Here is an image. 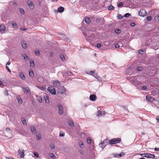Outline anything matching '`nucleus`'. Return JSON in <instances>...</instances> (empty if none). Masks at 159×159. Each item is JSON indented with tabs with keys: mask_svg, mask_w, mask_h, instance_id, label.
I'll use <instances>...</instances> for the list:
<instances>
[{
	"mask_svg": "<svg viewBox=\"0 0 159 159\" xmlns=\"http://www.w3.org/2000/svg\"><path fill=\"white\" fill-rule=\"evenodd\" d=\"M121 139L120 138L113 139L109 141V143L110 144H113L120 142Z\"/></svg>",
	"mask_w": 159,
	"mask_h": 159,
	"instance_id": "obj_1",
	"label": "nucleus"
},
{
	"mask_svg": "<svg viewBox=\"0 0 159 159\" xmlns=\"http://www.w3.org/2000/svg\"><path fill=\"white\" fill-rule=\"evenodd\" d=\"M48 90L52 94H55L56 93L55 89L52 88V87H48Z\"/></svg>",
	"mask_w": 159,
	"mask_h": 159,
	"instance_id": "obj_2",
	"label": "nucleus"
},
{
	"mask_svg": "<svg viewBox=\"0 0 159 159\" xmlns=\"http://www.w3.org/2000/svg\"><path fill=\"white\" fill-rule=\"evenodd\" d=\"M139 15L141 16H144L147 14V12L144 9H141L139 12Z\"/></svg>",
	"mask_w": 159,
	"mask_h": 159,
	"instance_id": "obj_3",
	"label": "nucleus"
},
{
	"mask_svg": "<svg viewBox=\"0 0 159 159\" xmlns=\"http://www.w3.org/2000/svg\"><path fill=\"white\" fill-rule=\"evenodd\" d=\"M66 91L65 88L64 87H62L60 88H59L58 90V93L61 94H62Z\"/></svg>",
	"mask_w": 159,
	"mask_h": 159,
	"instance_id": "obj_4",
	"label": "nucleus"
},
{
	"mask_svg": "<svg viewBox=\"0 0 159 159\" xmlns=\"http://www.w3.org/2000/svg\"><path fill=\"white\" fill-rule=\"evenodd\" d=\"M57 107L59 109V113L60 114H62L63 112V108L61 106V105L60 104H58L57 105Z\"/></svg>",
	"mask_w": 159,
	"mask_h": 159,
	"instance_id": "obj_5",
	"label": "nucleus"
},
{
	"mask_svg": "<svg viewBox=\"0 0 159 159\" xmlns=\"http://www.w3.org/2000/svg\"><path fill=\"white\" fill-rule=\"evenodd\" d=\"M19 154L21 157H24V151L23 149H19L18 151Z\"/></svg>",
	"mask_w": 159,
	"mask_h": 159,
	"instance_id": "obj_6",
	"label": "nucleus"
},
{
	"mask_svg": "<svg viewBox=\"0 0 159 159\" xmlns=\"http://www.w3.org/2000/svg\"><path fill=\"white\" fill-rule=\"evenodd\" d=\"M53 84L54 86L57 88L59 87L60 85V82L57 80H54L53 81Z\"/></svg>",
	"mask_w": 159,
	"mask_h": 159,
	"instance_id": "obj_7",
	"label": "nucleus"
},
{
	"mask_svg": "<svg viewBox=\"0 0 159 159\" xmlns=\"http://www.w3.org/2000/svg\"><path fill=\"white\" fill-rule=\"evenodd\" d=\"M23 90L24 92L25 93H30V90L28 87L23 88Z\"/></svg>",
	"mask_w": 159,
	"mask_h": 159,
	"instance_id": "obj_8",
	"label": "nucleus"
},
{
	"mask_svg": "<svg viewBox=\"0 0 159 159\" xmlns=\"http://www.w3.org/2000/svg\"><path fill=\"white\" fill-rule=\"evenodd\" d=\"M125 155V153L124 152H121L120 154H114V156L115 157H120L124 156Z\"/></svg>",
	"mask_w": 159,
	"mask_h": 159,
	"instance_id": "obj_9",
	"label": "nucleus"
},
{
	"mask_svg": "<svg viewBox=\"0 0 159 159\" xmlns=\"http://www.w3.org/2000/svg\"><path fill=\"white\" fill-rule=\"evenodd\" d=\"M97 98L96 96L94 94H91L89 97V99L91 101H94Z\"/></svg>",
	"mask_w": 159,
	"mask_h": 159,
	"instance_id": "obj_10",
	"label": "nucleus"
},
{
	"mask_svg": "<svg viewBox=\"0 0 159 159\" xmlns=\"http://www.w3.org/2000/svg\"><path fill=\"white\" fill-rule=\"evenodd\" d=\"M5 27L3 24L0 25V31L1 33H4L5 31Z\"/></svg>",
	"mask_w": 159,
	"mask_h": 159,
	"instance_id": "obj_11",
	"label": "nucleus"
},
{
	"mask_svg": "<svg viewBox=\"0 0 159 159\" xmlns=\"http://www.w3.org/2000/svg\"><path fill=\"white\" fill-rule=\"evenodd\" d=\"M105 114L104 111L99 110L98 111L97 115L98 116H100L104 115Z\"/></svg>",
	"mask_w": 159,
	"mask_h": 159,
	"instance_id": "obj_12",
	"label": "nucleus"
},
{
	"mask_svg": "<svg viewBox=\"0 0 159 159\" xmlns=\"http://www.w3.org/2000/svg\"><path fill=\"white\" fill-rule=\"evenodd\" d=\"M146 100L148 101H152L155 100V99L154 98L150 96H146Z\"/></svg>",
	"mask_w": 159,
	"mask_h": 159,
	"instance_id": "obj_13",
	"label": "nucleus"
},
{
	"mask_svg": "<svg viewBox=\"0 0 159 159\" xmlns=\"http://www.w3.org/2000/svg\"><path fill=\"white\" fill-rule=\"evenodd\" d=\"M146 155V157L148 158H154L155 157V156L154 155L150 153H147Z\"/></svg>",
	"mask_w": 159,
	"mask_h": 159,
	"instance_id": "obj_14",
	"label": "nucleus"
},
{
	"mask_svg": "<svg viewBox=\"0 0 159 159\" xmlns=\"http://www.w3.org/2000/svg\"><path fill=\"white\" fill-rule=\"evenodd\" d=\"M30 130L32 132V133L34 134H36L37 133V131L35 129V128L33 126H31Z\"/></svg>",
	"mask_w": 159,
	"mask_h": 159,
	"instance_id": "obj_15",
	"label": "nucleus"
},
{
	"mask_svg": "<svg viewBox=\"0 0 159 159\" xmlns=\"http://www.w3.org/2000/svg\"><path fill=\"white\" fill-rule=\"evenodd\" d=\"M93 76L98 81H101L102 80H101V77H99L97 74H96V73L94 74L93 75Z\"/></svg>",
	"mask_w": 159,
	"mask_h": 159,
	"instance_id": "obj_16",
	"label": "nucleus"
},
{
	"mask_svg": "<svg viewBox=\"0 0 159 159\" xmlns=\"http://www.w3.org/2000/svg\"><path fill=\"white\" fill-rule=\"evenodd\" d=\"M21 44L22 47L23 48L25 49L27 48V46L26 44V43L25 41H23L21 43Z\"/></svg>",
	"mask_w": 159,
	"mask_h": 159,
	"instance_id": "obj_17",
	"label": "nucleus"
},
{
	"mask_svg": "<svg viewBox=\"0 0 159 159\" xmlns=\"http://www.w3.org/2000/svg\"><path fill=\"white\" fill-rule=\"evenodd\" d=\"M19 75L22 80H24L25 79V77L23 73L22 72L20 73Z\"/></svg>",
	"mask_w": 159,
	"mask_h": 159,
	"instance_id": "obj_18",
	"label": "nucleus"
},
{
	"mask_svg": "<svg viewBox=\"0 0 159 159\" xmlns=\"http://www.w3.org/2000/svg\"><path fill=\"white\" fill-rule=\"evenodd\" d=\"M130 81L134 85L136 86L138 84L137 81H136L135 80H130Z\"/></svg>",
	"mask_w": 159,
	"mask_h": 159,
	"instance_id": "obj_19",
	"label": "nucleus"
},
{
	"mask_svg": "<svg viewBox=\"0 0 159 159\" xmlns=\"http://www.w3.org/2000/svg\"><path fill=\"white\" fill-rule=\"evenodd\" d=\"M57 10L58 12L61 13L64 11V8L63 7H60L58 8Z\"/></svg>",
	"mask_w": 159,
	"mask_h": 159,
	"instance_id": "obj_20",
	"label": "nucleus"
},
{
	"mask_svg": "<svg viewBox=\"0 0 159 159\" xmlns=\"http://www.w3.org/2000/svg\"><path fill=\"white\" fill-rule=\"evenodd\" d=\"M85 22L87 24H89L90 22V20L89 18L86 17L84 19Z\"/></svg>",
	"mask_w": 159,
	"mask_h": 159,
	"instance_id": "obj_21",
	"label": "nucleus"
},
{
	"mask_svg": "<svg viewBox=\"0 0 159 159\" xmlns=\"http://www.w3.org/2000/svg\"><path fill=\"white\" fill-rule=\"evenodd\" d=\"M28 6L31 9H33L34 8V5L33 3L30 2Z\"/></svg>",
	"mask_w": 159,
	"mask_h": 159,
	"instance_id": "obj_22",
	"label": "nucleus"
},
{
	"mask_svg": "<svg viewBox=\"0 0 159 159\" xmlns=\"http://www.w3.org/2000/svg\"><path fill=\"white\" fill-rule=\"evenodd\" d=\"M29 76L32 77H34V74L33 71L32 70L29 71Z\"/></svg>",
	"mask_w": 159,
	"mask_h": 159,
	"instance_id": "obj_23",
	"label": "nucleus"
},
{
	"mask_svg": "<svg viewBox=\"0 0 159 159\" xmlns=\"http://www.w3.org/2000/svg\"><path fill=\"white\" fill-rule=\"evenodd\" d=\"M46 102L48 103L49 102V97L48 96H46L44 97Z\"/></svg>",
	"mask_w": 159,
	"mask_h": 159,
	"instance_id": "obj_24",
	"label": "nucleus"
},
{
	"mask_svg": "<svg viewBox=\"0 0 159 159\" xmlns=\"http://www.w3.org/2000/svg\"><path fill=\"white\" fill-rule=\"evenodd\" d=\"M59 56L61 60L63 61H65V56L61 54Z\"/></svg>",
	"mask_w": 159,
	"mask_h": 159,
	"instance_id": "obj_25",
	"label": "nucleus"
},
{
	"mask_svg": "<svg viewBox=\"0 0 159 159\" xmlns=\"http://www.w3.org/2000/svg\"><path fill=\"white\" fill-rule=\"evenodd\" d=\"M30 65L31 67H34V61L30 60Z\"/></svg>",
	"mask_w": 159,
	"mask_h": 159,
	"instance_id": "obj_26",
	"label": "nucleus"
},
{
	"mask_svg": "<svg viewBox=\"0 0 159 159\" xmlns=\"http://www.w3.org/2000/svg\"><path fill=\"white\" fill-rule=\"evenodd\" d=\"M18 102L20 104H21L23 103V101L20 98H17Z\"/></svg>",
	"mask_w": 159,
	"mask_h": 159,
	"instance_id": "obj_27",
	"label": "nucleus"
},
{
	"mask_svg": "<svg viewBox=\"0 0 159 159\" xmlns=\"http://www.w3.org/2000/svg\"><path fill=\"white\" fill-rule=\"evenodd\" d=\"M104 21V20L103 19H101V18H98L96 19V22L97 23H98L100 21L101 22H103Z\"/></svg>",
	"mask_w": 159,
	"mask_h": 159,
	"instance_id": "obj_28",
	"label": "nucleus"
},
{
	"mask_svg": "<svg viewBox=\"0 0 159 159\" xmlns=\"http://www.w3.org/2000/svg\"><path fill=\"white\" fill-rule=\"evenodd\" d=\"M68 123L69 125L72 126H74V124L72 120H69L68 122Z\"/></svg>",
	"mask_w": 159,
	"mask_h": 159,
	"instance_id": "obj_29",
	"label": "nucleus"
},
{
	"mask_svg": "<svg viewBox=\"0 0 159 159\" xmlns=\"http://www.w3.org/2000/svg\"><path fill=\"white\" fill-rule=\"evenodd\" d=\"M107 145V144H104L102 143H101L99 144V146L100 147L103 148Z\"/></svg>",
	"mask_w": 159,
	"mask_h": 159,
	"instance_id": "obj_30",
	"label": "nucleus"
},
{
	"mask_svg": "<svg viewBox=\"0 0 159 159\" xmlns=\"http://www.w3.org/2000/svg\"><path fill=\"white\" fill-rule=\"evenodd\" d=\"M37 99L40 103L42 102V100L41 97L38 96L37 97Z\"/></svg>",
	"mask_w": 159,
	"mask_h": 159,
	"instance_id": "obj_31",
	"label": "nucleus"
},
{
	"mask_svg": "<svg viewBox=\"0 0 159 159\" xmlns=\"http://www.w3.org/2000/svg\"><path fill=\"white\" fill-rule=\"evenodd\" d=\"M23 57L25 60H28L29 59V57L26 55H24Z\"/></svg>",
	"mask_w": 159,
	"mask_h": 159,
	"instance_id": "obj_32",
	"label": "nucleus"
},
{
	"mask_svg": "<svg viewBox=\"0 0 159 159\" xmlns=\"http://www.w3.org/2000/svg\"><path fill=\"white\" fill-rule=\"evenodd\" d=\"M36 139L37 140H39L41 139V135L40 134L36 135Z\"/></svg>",
	"mask_w": 159,
	"mask_h": 159,
	"instance_id": "obj_33",
	"label": "nucleus"
},
{
	"mask_svg": "<svg viewBox=\"0 0 159 159\" xmlns=\"http://www.w3.org/2000/svg\"><path fill=\"white\" fill-rule=\"evenodd\" d=\"M49 156L53 159H54L56 157V156L53 153H50L49 154Z\"/></svg>",
	"mask_w": 159,
	"mask_h": 159,
	"instance_id": "obj_34",
	"label": "nucleus"
},
{
	"mask_svg": "<svg viewBox=\"0 0 159 159\" xmlns=\"http://www.w3.org/2000/svg\"><path fill=\"white\" fill-rule=\"evenodd\" d=\"M114 7L112 5H110L108 7V9L109 10H113L114 9Z\"/></svg>",
	"mask_w": 159,
	"mask_h": 159,
	"instance_id": "obj_35",
	"label": "nucleus"
},
{
	"mask_svg": "<svg viewBox=\"0 0 159 159\" xmlns=\"http://www.w3.org/2000/svg\"><path fill=\"white\" fill-rule=\"evenodd\" d=\"M79 145L81 148H84V145L82 142H80L79 143Z\"/></svg>",
	"mask_w": 159,
	"mask_h": 159,
	"instance_id": "obj_36",
	"label": "nucleus"
},
{
	"mask_svg": "<svg viewBox=\"0 0 159 159\" xmlns=\"http://www.w3.org/2000/svg\"><path fill=\"white\" fill-rule=\"evenodd\" d=\"M12 25L14 28H16L18 27V26L16 23H12Z\"/></svg>",
	"mask_w": 159,
	"mask_h": 159,
	"instance_id": "obj_37",
	"label": "nucleus"
},
{
	"mask_svg": "<svg viewBox=\"0 0 159 159\" xmlns=\"http://www.w3.org/2000/svg\"><path fill=\"white\" fill-rule=\"evenodd\" d=\"M35 53L37 56H39L40 55V52L39 50L35 51Z\"/></svg>",
	"mask_w": 159,
	"mask_h": 159,
	"instance_id": "obj_38",
	"label": "nucleus"
},
{
	"mask_svg": "<svg viewBox=\"0 0 159 159\" xmlns=\"http://www.w3.org/2000/svg\"><path fill=\"white\" fill-rule=\"evenodd\" d=\"M65 135V134L64 133L60 132L59 134V136L60 137H63Z\"/></svg>",
	"mask_w": 159,
	"mask_h": 159,
	"instance_id": "obj_39",
	"label": "nucleus"
},
{
	"mask_svg": "<svg viewBox=\"0 0 159 159\" xmlns=\"http://www.w3.org/2000/svg\"><path fill=\"white\" fill-rule=\"evenodd\" d=\"M20 12L22 14H24L25 13V11L22 8L20 9Z\"/></svg>",
	"mask_w": 159,
	"mask_h": 159,
	"instance_id": "obj_40",
	"label": "nucleus"
},
{
	"mask_svg": "<svg viewBox=\"0 0 159 159\" xmlns=\"http://www.w3.org/2000/svg\"><path fill=\"white\" fill-rule=\"evenodd\" d=\"M88 74L90 75H94L95 74V72L94 71H90L89 73H87Z\"/></svg>",
	"mask_w": 159,
	"mask_h": 159,
	"instance_id": "obj_41",
	"label": "nucleus"
},
{
	"mask_svg": "<svg viewBox=\"0 0 159 159\" xmlns=\"http://www.w3.org/2000/svg\"><path fill=\"white\" fill-rule=\"evenodd\" d=\"M115 32L117 34H119L120 33V31L119 29H117L115 30Z\"/></svg>",
	"mask_w": 159,
	"mask_h": 159,
	"instance_id": "obj_42",
	"label": "nucleus"
},
{
	"mask_svg": "<svg viewBox=\"0 0 159 159\" xmlns=\"http://www.w3.org/2000/svg\"><path fill=\"white\" fill-rule=\"evenodd\" d=\"M108 140L105 139V140H104L102 143L103 144H107V143L108 142Z\"/></svg>",
	"mask_w": 159,
	"mask_h": 159,
	"instance_id": "obj_43",
	"label": "nucleus"
},
{
	"mask_svg": "<svg viewBox=\"0 0 159 159\" xmlns=\"http://www.w3.org/2000/svg\"><path fill=\"white\" fill-rule=\"evenodd\" d=\"M142 69H143V68L142 66H139L137 68V70L138 71H141L142 70Z\"/></svg>",
	"mask_w": 159,
	"mask_h": 159,
	"instance_id": "obj_44",
	"label": "nucleus"
},
{
	"mask_svg": "<svg viewBox=\"0 0 159 159\" xmlns=\"http://www.w3.org/2000/svg\"><path fill=\"white\" fill-rule=\"evenodd\" d=\"M152 17L151 16H148L147 17V19L148 21H150L152 20Z\"/></svg>",
	"mask_w": 159,
	"mask_h": 159,
	"instance_id": "obj_45",
	"label": "nucleus"
},
{
	"mask_svg": "<svg viewBox=\"0 0 159 159\" xmlns=\"http://www.w3.org/2000/svg\"><path fill=\"white\" fill-rule=\"evenodd\" d=\"M22 122L24 125H26V122L25 120H22Z\"/></svg>",
	"mask_w": 159,
	"mask_h": 159,
	"instance_id": "obj_46",
	"label": "nucleus"
},
{
	"mask_svg": "<svg viewBox=\"0 0 159 159\" xmlns=\"http://www.w3.org/2000/svg\"><path fill=\"white\" fill-rule=\"evenodd\" d=\"M50 147L52 149H54L55 148V145L54 144H51L50 145Z\"/></svg>",
	"mask_w": 159,
	"mask_h": 159,
	"instance_id": "obj_47",
	"label": "nucleus"
},
{
	"mask_svg": "<svg viewBox=\"0 0 159 159\" xmlns=\"http://www.w3.org/2000/svg\"><path fill=\"white\" fill-rule=\"evenodd\" d=\"M6 69L8 71V72H9V73H11V70L9 69V68H8L7 66H6Z\"/></svg>",
	"mask_w": 159,
	"mask_h": 159,
	"instance_id": "obj_48",
	"label": "nucleus"
},
{
	"mask_svg": "<svg viewBox=\"0 0 159 159\" xmlns=\"http://www.w3.org/2000/svg\"><path fill=\"white\" fill-rule=\"evenodd\" d=\"M143 49H140V50H139V53L141 54H143Z\"/></svg>",
	"mask_w": 159,
	"mask_h": 159,
	"instance_id": "obj_49",
	"label": "nucleus"
},
{
	"mask_svg": "<svg viewBox=\"0 0 159 159\" xmlns=\"http://www.w3.org/2000/svg\"><path fill=\"white\" fill-rule=\"evenodd\" d=\"M87 143H89V144L90 143H91V140L90 139H87Z\"/></svg>",
	"mask_w": 159,
	"mask_h": 159,
	"instance_id": "obj_50",
	"label": "nucleus"
},
{
	"mask_svg": "<svg viewBox=\"0 0 159 159\" xmlns=\"http://www.w3.org/2000/svg\"><path fill=\"white\" fill-rule=\"evenodd\" d=\"M130 15V14L129 13H127L124 16L126 17H128Z\"/></svg>",
	"mask_w": 159,
	"mask_h": 159,
	"instance_id": "obj_51",
	"label": "nucleus"
},
{
	"mask_svg": "<svg viewBox=\"0 0 159 159\" xmlns=\"http://www.w3.org/2000/svg\"><path fill=\"white\" fill-rule=\"evenodd\" d=\"M123 5V4L122 2H120L118 5V7H119L122 6Z\"/></svg>",
	"mask_w": 159,
	"mask_h": 159,
	"instance_id": "obj_52",
	"label": "nucleus"
},
{
	"mask_svg": "<svg viewBox=\"0 0 159 159\" xmlns=\"http://www.w3.org/2000/svg\"><path fill=\"white\" fill-rule=\"evenodd\" d=\"M34 155L36 157H39V155L38 153L36 152H34Z\"/></svg>",
	"mask_w": 159,
	"mask_h": 159,
	"instance_id": "obj_53",
	"label": "nucleus"
},
{
	"mask_svg": "<svg viewBox=\"0 0 159 159\" xmlns=\"http://www.w3.org/2000/svg\"><path fill=\"white\" fill-rule=\"evenodd\" d=\"M20 30H23V31H25V30H28V29L26 28H20Z\"/></svg>",
	"mask_w": 159,
	"mask_h": 159,
	"instance_id": "obj_54",
	"label": "nucleus"
},
{
	"mask_svg": "<svg viewBox=\"0 0 159 159\" xmlns=\"http://www.w3.org/2000/svg\"><path fill=\"white\" fill-rule=\"evenodd\" d=\"M118 18L119 19H121L123 18L122 16L119 14L118 15Z\"/></svg>",
	"mask_w": 159,
	"mask_h": 159,
	"instance_id": "obj_55",
	"label": "nucleus"
},
{
	"mask_svg": "<svg viewBox=\"0 0 159 159\" xmlns=\"http://www.w3.org/2000/svg\"><path fill=\"white\" fill-rule=\"evenodd\" d=\"M146 153H143V154H141V156H142L143 157H146Z\"/></svg>",
	"mask_w": 159,
	"mask_h": 159,
	"instance_id": "obj_56",
	"label": "nucleus"
},
{
	"mask_svg": "<svg viewBox=\"0 0 159 159\" xmlns=\"http://www.w3.org/2000/svg\"><path fill=\"white\" fill-rule=\"evenodd\" d=\"M39 88L42 90H44L46 89V88L44 87H39Z\"/></svg>",
	"mask_w": 159,
	"mask_h": 159,
	"instance_id": "obj_57",
	"label": "nucleus"
},
{
	"mask_svg": "<svg viewBox=\"0 0 159 159\" xmlns=\"http://www.w3.org/2000/svg\"><path fill=\"white\" fill-rule=\"evenodd\" d=\"M84 37H85V38L86 39V37L88 36V34L87 33H84Z\"/></svg>",
	"mask_w": 159,
	"mask_h": 159,
	"instance_id": "obj_58",
	"label": "nucleus"
},
{
	"mask_svg": "<svg viewBox=\"0 0 159 159\" xmlns=\"http://www.w3.org/2000/svg\"><path fill=\"white\" fill-rule=\"evenodd\" d=\"M101 44L100 43H98L97 44V47L98 48L101 47Z\"/></svg>",
	"mask_w": 159,
	"mask_h": 159,
	"instance_id": "obj_59",
	"label": "nucleus"
},
{
	"mask_svg": "<svg viewBox=\"0 0 159 159\" xmlns=\"http://www.w3.org/2000/svg\"><path fill=\"white\" fill-rule=\"evenodd\" d=\"M142 89L143 90H145L147 89V87L145 86H143L142 87Z\"/></svg>",
	"mask_w": 159,
	"mask_h": 159,
	"instance_id": "obj_60",
	"label": "nucleus"
},
{
	"mask_svg": "<svg viewBox=\"0 0 159 159\" xmlns=\"http://www.w3.org/2000/svg\"><path fill=\"white\" fill-rule=\"evenodd\" d=\"M154 150L155 151H159V148H155Z\"/></svg>",
	"mask_w": 159,
	"mask_h": 159,
	"instance_id": "obj_61",
	"label": "nucleus"
},
{
	"mask_svg": "<svg viewBox=\"0 0 159 159\" xmlns=\"http://www.w3.org/2000/svg\"><path fill=\"white\" fill-rule=\"evenodd\" d=\"M135 25V24L133 22L131 23L130 24V25L132 26H134Z\"/></svg>",
	"mask_w": 159,
	"mask_h": 159,
	"instance_id": "obj_62",
	"label": "nucleus"
},
{
	"mask_svg": "<svg viewBox=\"0 0 159 159\" xmlns=\"http://www.w3.org/2000/svg\"><path fill=\"white\" fill-rule=\"evenodd\" d=\"M4 94L7 96H8V93L7 90H6V91L5 92Z\"/></svg>",
	"mask_w": 159,
	"mask_h": 159,
	"instance_id": "obj_63",
	"label": "nucleus"
},
{
	"mask_svg": "<svg viewBox=\"0 0 159 159\" xmlns=\"http://www.w3.org/2000/svg\"><path fill=\"white\" fill-rule=\"evenodd\" d=\"M54 55V53L53 52H51L50 54V57H53Z\"/></svg>",
	"mask_w": 159,
	"mask_h": 159,
	"instance_id": "obj_64",
	"label": "nucleus"
}]
</instances>
